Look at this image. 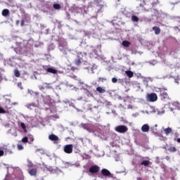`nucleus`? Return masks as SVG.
Returning a JSON list of instances; mask_svg holds the SVG:
<instances>
[{"mask_svg":"<svg viewBox=\"0 0 180 180\" xmlns=\"http://www.w3.org/2000/svg\"><path fill=\"white\" fill-rule=\"evenodd\" d=\"M5 153L6 154H12L13 152L11 150V149H6Z\"/></svg>","mask_w":180,"mask_h":180,"instance_id":"29","label":"nucleus"},{"mask_svg":"<svg viewBox=\"0 0 180 180\" xmlns=\"http://www.w3.org/2000/svg\"><path fill=\"white\" fill-rule=\"evenodd\" d=\"M141 165H144V167L150 165V160H143L141 163Z\"/></svg>","mask_w":180,"mask_h":180,"instance_id":"20","label":"nucleus"},{"mask_svg":"<svg viewBox=\"0 0 180 180\" xmlns=\"http://www.w3.org/2000/svg\"><path fill=\"white\" fill-rule=\"evenodd\" d=\"M130 42L129 41H122V46H124V47H129L130 46Z\"/></svg>","mask_w":180,"mask_h":180,"instance_id":"22","label":"nucleus"},{"mask_svg":"<svg viewBox=\"0 0 180 180\" xmlns=\"http://www.w3.org/2000/svg\"><path fill=\"white\" fill-rule=\"evenodd\" d=\"M160 96H162V99H168V93L165 92L164 90H161Z\"/></svg>","mask_w":180,"mask_h":180,"instance_id":"10","label":"nucleus"},{"mask_svg":"<svg viewBox=\"0 0 180 180\" xmlns=\"http://www.w3.org/2000/svg\"><path fill=\"white\" fill-rule=\"evenodd\" d=\"M14 75L16 77V78H19L20 77V72H19V70L15 69L14 70Z\"/></svg>","mask_w":180,"mask_h":180,"instance_id":"19","label":"nucleus"},{"mask_svg":"<svg viewBox=\"0 0 180 180\" xmlns=\"http://www.w3.org/2000/svg\"><path fill=\"white\" fill-rule=\"evenodd\" d=\"M115 130L117 133L124 134L129 130V128H127L126 125H119L115 128Z\"/></svg>","mask_w":180,"mask_h":180,"instance_id":"3","label":"nucleus"},{"mask_svg":"<svg viewBox=\"0 0 180 180\" xmlns=\"http://www.w3.org/2000/svg\"><path fill=\"white\" fill-rule=\"evenodd\" d=\"M146 99L148 102H155L158 99V96L155 93H151L147 95Z\"/></svg>","mask_w":180,"mask_h":180,"instance_id":"4","label":"nucleus"},{"mask_svg":"<svg viewBox=\"0 0 180 180\" xmlns=\"http://www.w3.org/2000/svg\"><path fill=\"white\" fill-rule=\"evenodd\" d=\"M125 74L127 75V77H129V78H133L134 76V73L130 70L125 71Z\"/></svg>","mask_w":180,"mask_h":180,"instance_id":"14","label":"nucleus"},{"mask_svg":"<svg viewBox=\"0 0 180 180\" xmlns=\"http://www.w3.org/2000/svg\"><path fill=\"white\" fill-rule=\"evenodd\" d=\"M27 139H28V143L30 144H31V143H33V141H34V138L33 137V135H32V134L28 135Z\"/></svg>","mask_w":180,"mask_h":180,"instance_id":"18","label":"nucleus"},{"mask_svg":"<svg viewBox=\"0 0 180 180\" xmlns=\"http://www.w3.org/2000/svg\"><path fill=\"white\" fill-rule=\"evenodd\" d=\"M53 8L57 11H60V9H61V6L59 4H55L53 5Z\"/></svg>","mask_w":180,"mask_h":180,"instance_id":"21","label":"nucleus"},{"mask_svg":"<svg viewBox=\"0 0 180 180\" xmlns=\"http://www.w3.org/2000/svg\"><path fill=\"white\" fill-rule=\"evenodd\" d=\"M49 139L51 141H53L54 144H58V141H60V138L54 134L49 135Z\"/></svg>","mask_w":180,"mask_h":180,"instance_id":"5","label":"nucleus"},{"mask_svg":"<svg viewBox=\"0 0 180 180\" xmlns=\"http://www.w3.org/2000/svg\"><path fill=\"white\" fill-rule=\"evenodd\" d=\"M137 180H143V179L141 177H138Z\"/></svg>","mask_w":180,"mask_h":180,"instance_id":"39","label":"nucleus"},{"mask_svg":"<svg viewBox=\"0 0 180 180\" xmlns=\"http://www.w3.org/2000/svg\"><path fill=\"white\" fill-rule=\"evenodd\" d=\"M141 131H143V133L150 131V126L147 124H143L141 127Z\"/></svg>","mask_w":180,"mask_h":180,"instance_id":"8","label":"nucleus"},{"mask_svg":"<svg viewBox=\"0 0 180 180\" xmlns=\"http://www.w3.org/2000/svg\"><path fill=\"white\" fill-rule=\"evenodd\" d=\"M46 72H49V74H57V70L53 68H49L46 69Z\"/></svg>","mask_w":180,"mask_h":180,"instance_id":"11","label":"nucleus"},{"mask_svg":"<svg viewBox=\"0 0 180 180\" xmlns=\"http://www.w3.org/2000/svg\"><path fill=\"white\" fill-rule=\"evenodd\" d=\"M169 151H170V153H176V148H175V146H171L169 148Z\"/></svg>","mask_w":180,"mask_h":180,"instance_id":"25","label":"nucleus"},{"mask_svg":"<svg viewBox=\"0 0 180 180\" xmlns=\"http://www.w3.org/2000/svg\"><path fill=\"white\" fill-rule=\"evenodd\" d=\"M82 61H84V59L82 58V53H77V59L75 61L76 65H81V64H82Z\"/></svg>","mask_w":180,"mask_h":180,"instance_id":"7","label":"nucleus"},{"mask_svg":"<svg viewBox=\"0 0 180 180\" xmlns=\"http://www.w3.org/2000/svg\"><path fill=\"white\" fill-rule=\"evenodd\" d=\"M177 143H180V138H178V139H177Z\"/></svg>","mask_w":180,"mask_h":180,"instance_id":"38","label":"nucleus"},{"mask_svg":"<svg viewBox=\"0 0 180 180\" xmlns=\"http://www.w3.org/2000/svg\"><path fill=\"white\" fill-rule=\"evenodd\" d=\"M101 171V167L98 165H91L89 169V172L91 175L98 174Z\"/></svg>","mask_w":180,"mask_h":180,"instance_id":"2","label":"nucleus"},{"mask_svg":"<svg viewBox=\"0 0 180 180\" xmlns=\"http://www.w3.org/2000/svg\"><path fill=\"white\" fill-rule=\"evenodd\" d=\"M27 162H28L27 167L29 168H33V162H32V161H30V160H28Z\"/></svg>","mask_w":180,"mask_h":180,"instance_id":"27","label":"nucleus"},{"mask_svg":"<svg viewBox=\"0 0 180 180\" xmlns=\"http://www.w3.org/2000/svg\"><path fill=\"white\" fill-rule=\"evenodd\" d=\"M20 126H21L22 129L24 130V132L27 133V130L26 129V124H25V123H23V122H21Z\"/></svg>","mask_w":180,"mask_h":180,"instance_id":"23","label":"nucleus"},{"mask_svg":"<svg viewBox=\"0 0 180 180\" xmlns=\"http://www.w3.org/2000/svg\"><path fill=\"white\" fill-rule=\"evenodd\" d=\"M1 113L2 114L6 113V110H5L4 108L0 107V114Z\"/></svg>","mask_w":180,"mask_h":180,"instance_id":"30","label":"nucleus"},{"mask_svg":"<svg viewBox=\"0 0 180 180\" xmlns=\"http://www.w3.org/2000/svg\"><path fill=\"white\" fill-rule=\"evenodd\" d=\"M1 15L2 16H4L5 18H6V16L9 15V10L6 8L4 9L1 12Z\"/></svg>","mask_w":180,"mask_h":180,"instance_id":"15","label":"nucleus"},{"mask_svg":"<svg viewBox=\"0 0 180 180\" xmlns=\"http://www.w3.org/2000/svg\"><path fill=\"white\" fill-rule=\"evenodd\" d=\"M4 154H5V152L3 150H0V157H3Z\"/></svg>","mask_w":180,"mask_h":180,"instance_id":"34","label":"nucleus"},{"mask_svg":"<svg viewBox=\"0 0 180 180\" xmlns=\"http://www.w3.org/2000/svg\"><path fill=\"white\" fill-rule=\"evenodd\" d=\"M132 22H139V17L136 16V15H132L131 18Z\"/></svg>","mask_w":180,"mask_h":180,"instance_id":"24","label":"nucleus"},{"mask_svg":"<svg viewBox=\"0 0 180 180\" xmlns=\"http://www.w3.org/2000/svg\"><path fill=\"white\" fill-rule=\"evenodd\" d=\"M73 148L74 146H72V144L66 145L64 146V151L66 153V154H71Z\"/></svg>","mask_w":180,"mask_h":180,"instance_id":"6","label":"nucleus"},{"mask_svg":"<svg viewBox=\"0 0 180 180\" xmlns=\"http://www.w3.org/2000/svg\"><path fill=\"white\" fill-rule=\"evenodd\" d=\"M59 49L61 51H63V50H64V48L63 47V46L59 45Z\"/></svg>","mask_w":180,"mask_h":180,"instance_id":"36","label":"nucleus"},{"mask_svg":"<svg viewBox=\"0 0 180 180\" xmlns=\"http://www.w3.org/2000/svg\"><path fill=\"white\" fill-rule=\"evenodd\" d=\"M20 85H22V83H20Z\"/></svg>","mask_w":180,"mask_h":180,"instance_id":"43","label":"nucleus"},{"mask_svg":"<svg viewBox=\"0 0 180 180\" xmlns=\"http://www.w3.org/2000/svg\"><path fill=\"white\" fill-rule=\"evenodd\" d=\"M21 26L22 27L25 26V20H21Z\"/></svg>","mask_w":180,"mask_h":180,"instance_id":"35","label":"nucleus"},{"mask_svg":"<svg viewBox=\"0 0 180 180\" xmlns=\"http://www.w3.org/2000/svg\"><path fill=\"white\" fill-rule=\"evenodd\" d=\"M96 91L97 92H98L99 94H105L106 92V90H105V89L101 87V86H98L96 88Z\"/></svg>","mask_w":180,"mask_h":180,"instance_id":"16","label":"nucleus"},{"mask_svg":"<svg viewBox=\"0 0 180 180\" xmlns=\"http://www.w3.org/2000/svg\"><path fill=\"white\" fill-rule=\"evenodd\" d=\"M149 4L152 5V6H157L158 4H160V1L158 0H148Z\"/></svg>","mask_w":180,"mask_h":180,"instance_id":"12","label":"nucleus"},{"mask_svg":"<svg viewBox=\"0 0 180 180\" xmlns=\"http://www.w3.org/2000/svg\"><path fill=\"white\" fill-rule=\"evenodd\" d=\"M153 30L155 32V34H160L161 33V29L159 27L155 26L153 27Z\"/></svg>","mask_w":180,"mask_h":180,"instance_id":"13","label":"nucleus"},{"mask_svg":"<svg viewBox=\"0 0 180 180\" xmlns=\"http://www.w3.org/2000/svg\"><path fill=\"white\" fill-rule=\"evenodd\" d=\"M155 163L156 164H160V158L159 157L155 158Z\"/></svg>","mask_w":180,"mask_h":180,"instance_id":"33","label":"nucleus"},{"mask_svg":"<svg viewBox=\"0 0 180 180\" xmlns=\"http://www.w3.org/2000/svg\"><path fill=\"white\" fill-rule=\"evenodd\" d=\"M164 131L166 134V136H168V134H170V133H172V129L171 127H168L164 129Z\"/></svg>","mask_w":180,"mask_h":180,"instance_id":"17","label":"nucleus"},{"mask_svg":"<svg viewBox=\"0 0 180 180\" xmlns=\"http://www.w3.org/2000/svg\"><path fill=\"white\" fill-rule=\"evenodd\" d=\"M17 147H18V149L20 150H23V146H22V145H20V144H18V145L17 146Z\"/></svg>","mask_w":180,"mask_h":180,"instance_id":"31","label":"nucleus"},{"mask_svg":"<svg viewBox=\"0 0 180 180\" xmlns=\"http://www.w3.org/2000/svg\"><path fill=\"white\" fill-rule=\"evenodd\" d=\"M39 89H41V91H43V89H44V86H39Z\"/></svg>","mask_w":180,"mask_h":180,"instance_id":"37","label":"nucleus"},{"mask_svg":"<svg viewBox=\"0 0 180 180\" xmlns=\"http://www.w3.org/2000/svg\"><path fill=\"white\" fill-rule=\"evenodd\" d=\"M46 88H51V86L46 87Z\"/></svg>","mask_w":180,"mask_h":180,"instance_id":"42","label":"nucleus"},{"mask_svg":"<svg viewBox=\"0 0 180 180\" xmlns=\"http://www.w3.org/2000/svg\"><path fill=\"white\" fill-rule=\"evenodd\" d=\"M22 143H29V139H28L27 136H25V137L22 139Z\"/></svg>","mask_w":180,"mask_h":180,"instance_id":"26","label":"nucleus"},{"mask_svg":"<svg viewBox=\"0 0 180 180\" xmlns=\"http://www.w3.org/2000/svg\"><path fill=\"white\" fill-rule=\"evenodd\" d=\"M98 81V82H103V81H106V78L99 77Z\"/></svg>","mask_w":180,"mask_h":180,"instance_id":"28","label":"nucleus"},{"mask_svg":"<svg viewBox=\"0 0 180 180\" xmlns=\"http://www.w3.org/2000/svg\"><path fill=\"white\" fill-rule=\"evenodd\" d=\"M112 82L113 84H116V82H117V79L116 77H113V78L112 79Z\"/></svg>","mask_w":180,"mask_h":180,"instance_id":"32","label":"nucleus"},{"mask_svg":"<svg viewBox=\"0 0 180 180\" xmlns=\"http://www.w3.org/2000/svg\"><path fill=\"white\" fill-rule=\"evenodd\" d=\"M29 174L32 176H36V175L37 174V168H34V169H30Z\"/></svg>","mask_w":180,"mask_h":180,"instance_id":"9","label":"nucleus"},{"mask_svg":"<svg viewBox=\"0 0 180 180\" xmlns=\"http://www.w3.org/2000/svg\"><path fill=\"white\" fill-rule=\"evenodd\" d=\"M16 24H17V25H19V20H18V21L16 22Z\"/></svg>","mask_w":180,"mask_h":180,"instance_id":"41","label":"nucleus"},{"mask_svg":"<svg viewBox=\"0 0 180 180\" xmlns=\"http://www.w3.org/2000/svg\"><path fill=\"white\" fill-rule=\"evenodd\" d=\"M73 78H74L75 79H77V76H73Z\"/></svg>","mask_w":180,"mask_h":180,"instance_id":"40","label":"nucleus"},{"mask_svg":"<svg viewBox=\"0 0 180 180\" xmlns=\"http://www.w3.org/2000/svg\"><path fill=\"white\" fill-rule=\"evenodd\" d=\"M103 176H105V178H112L113 176V174L110 173V171H109L107 169H101V175H98V178H103Z\"/></svg>","mask_w":180,"mask_h":180,"instance_id":"1","label":"nucleus"}]
</instances>
